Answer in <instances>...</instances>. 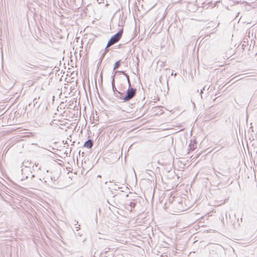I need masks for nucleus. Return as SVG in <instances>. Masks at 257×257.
Segmentation results:
<instances>
[{"label":"nucleus","instance_id":"f257e3e1","mask_svg":"<svg viewBox=\"0 0 257 257\" xmlns=\"http://www.w3.org/2000/svg\"><path fill=\"white\" fill-rule=\"evenodd\" d=\"M122 33H123V29H121L119 30L117 33H116L115 35H114L110 38V39L108 41L107 44L106 45V47L105 49V52L102 54V55L101 57V58H100L101 61H102V60L103 59L106 53L107 52V51H108L107 48L109 46H111L114 45V44H115L117 42H118L119 40L120 39V38L122 37Z\"/></svg>","mask_w":257,"mask_h":257},{"label":"nucleus","instance_id":"f03ea898","mask_svg":"<svg viewBox=\"0 0 257 257\" xmlns=\"http://www.w3.org/2000/svg\"><path fill=\"white\" fill-rule=\"evenodd\" d=\"M137 93V89L128 86V88L126 91V93L124 96H120L119 99L124 102H127L132 99Z\"/></svg>","mask_w":257,"mask_h":257},{"label":"nucleus","instance_id":"7ed1b4c3","mask_svg":"<svg viewBox=\"0 0 257 257\" xmlns=\"http://www.w3.org/2000/svg\"><path fill=\"white\" fill-rule=\"evenodd\" d=\"M114 198V204L117 206L119 207V204H121V195L116 194L115 195H113V196Z\"/></svg>","mask_w":257,"mask_h":257},{"label":"nucleus","instance_id":"20e7f679","mask_svg":"<svg viewBox=\"0 0 257 257\" xmlns=\"http://www.w3.org/2000/svg\"><path fill=\"white\" fill-rule=\"evenodd\" d=\"M114 76H113L112 81H111V85H112V90L113 91V94L115 97L119 99L120 96H118V95L117 94L118 91L116 89L115 86L114 78Z\"/></svg>","mask_w":257,"mask_h":257},{"label":"nucleus","instance_id":"39448f33","mask_svg":"<svg viewBox=\"0 0 257 257\" xmlns=\"http://www.w3.org/2000/svg\"><path fill=\"white\" fill-rule=\"evenodd\" d=\"M31 64L30 63H24L22 64V68L26 71H31L33 68L31 66Z\"/></svg>","mask_w":257,"mask_h":257},{"label":"nucleus","instance_id":"423d86ee","mask_svg":"<svg viewBox=\"0 0 257 257\" xmlns=\"http://www.w3.org/2000/svg\"><path fill=\"white\" fill-rule=\"evenodd\" d=\"M93 145V140H91V139H89L84 143L83 146L88 149H90L92 147Z\"/></svg>","mask_w":257,"mask_h":257},{"label":"nucleus","instance_id":"0eeeda50","mask_svg":"<svg viewBox=\"0 0 257 257\" xmlns=\"http://www.w3.org/2000/svg\"><path fill=\"white\" fill-rule=\"evenodd\" d=\"M120 64H121V60H120L116 61L114 63V67H113V70L118 69L120 67Z\"/></svg>","mask_w":257,"mask_h":257},{"label":"nucleus","instance_id":"6e6552de","mask_svg":"<svg viewBox=\"0 0 257 257\" xmlns=\"http://www.w3.org/2000/svg\"><path fill=\"white\" fill-rule=\"evenodd\" d=\"M195 148V145L192 144V143H191L189 145V148L188 150L190 151H193Z\"/></svg>","mask_w":257,"mask_h":257},{"label":"nucleus","instance_id":"1a4fd4ad","mask_svg":"<svg viewBox=\"0 0 257 257\" xmlns=\"http://www.w3.org/2000/svg\"><path fill=\"white\" fill-rule=\"evenodd\" d=\"M124 75L126 77L127 82L128 83V85L130 86H131V81H130V76L126 73H125V74Z\"/></svg>","mask_w":257,"mask_h":257},{"label":"nucleus","instance_id":"9d476101","mask_svg":"<svg viewBox=\"0 0 257 257\" xmlns=\"http://www.w3.org/2000/svg\"><path fill=\"white\" fill-rule=\"evenodd\" d=\"M115 73V74H116V73L122 74L123 75H124L125 73V72L124 71H116Z\"/></svg>","mask_w":257,"mask_h":257},{"label":"nucleus","instance_id":"9b49d317","mask_svg":"<svg viewBox=\"0 0 257 257\" xmlns=\"http://www.w3.org/2000/svg\"><path fill=\"white\" fill-rule=\"evenodd\" d=\"M210 88V86H209L208 87H207L206 85L204 86V87L203 88V89L202 90H201V94L202 93H203V90H205V89H207V90H208Z\"/></svg>","mask_w":257,"mask_h":257},{"label":"nucleus","instance_id":"f8f14e48","mask_svg":"<svg viewBox=\"0 0 257 257\" xmlns=\"http://www.w3.org/2000/svg\"><path fill=\"white\" fill-rule=\"evenodd\" d=\"M118 96H124L123 93L118 91L117 93Z\"/></svg>","mask_w":257,"mask_h":257},{"label":"nucleus","instance_id":"ddd939ff","mask_svg":"<svg viewBox=\"0 0 257 257\" xmlns=\"http://www.w3.org/2000/svg\"><path fill=\"white\" fill-rule=\"evenodd\" d=\"M98 4L103 3L104 0H96Z\"/></svg>","mask_w":257,"mask_h":257},{"label":"nucleus","instance_id":"4468645a","mask_svg":"<svg viewBox=\"0 0 257 257\" xmlns=\"http://www.w3.org/2000/svg\"><path fill=\"white\" fill-rule=\"evenodd\" d=\"M36 101V98H35L33 100V102H34V105L35 106V103H37V101Z\"/></svg>","mask_w":257,"mask_h":257},{"label":"nucleus","instance_id":"2eb2a0df","mask_svg":"<svg viewBox=\"0 0 257 257\" xmlns=\"http://www.w3.org/2000/svg\"><path fill=\"white\" fill-rule=\"evenodd\" d=\"M135 203H133V202H131V207H134V205H135Z\"/></svg>","mask_w":257,"mask_h":257},{"label":"nucleus","instance_id":"dca6fc26","mask_svg":"<svg viewBox=\"0 0 257 257\" xmlns=\"http://www.w3.org/2000/svg\"><path fill=\"white\" fill-rule=\"evenodd\" d=\"M35 165L36 167H38V166L39 164H38V163H35Z\"/></svg>","mask_w":257,"mask_h":257},{"label":"nucleus","instance_id":"f3484780","mask_svg":"<svg viewBox=\"0 0 257 257\" xmlns=\"http://www.w3.org/2000/svg\"><path fill=\"white\" fill-rule=\"evenodd\" d=\"M180 210H185V208H181V209H179Z\"/></svg>","mask_w":257,"mask_h":257},{"label":"nucleus","instance_id":"a211bd4d","mask_svg":"<svg viewBox=\"0 0 257 257\" xmlns=\"http://www.w3.org/2000/svg\"><path fill=\"white\" fill-rule=\"evenodd\" d=\"M63 143H64V144H67V141H66L65 142H64V141H63Z\"/></svg>","mask_w":257,"mask_h":257},{"label":"nucleus","instance_id":"6ab92c4d","mask_svg":"<svg viewBox=\"0 0 257 257\" xmlns=\"http://www.w3.org/2000/svg\"><path fill=\"white\" fill-rule=\"evenodd\" d=\"M63 143H64V144H67V141H66L65 142H64V141H63Z\"/></svg>","mask_w":257,"mask_h":257},{"label":"nucleus","instance_id":"aec40b11","mask_svg":"<svg viewBox=\"0 0 257 257\" xmlns=\"http://www.w3.org/2000/svg\"><path fill=\"white\" fill-rule=\"evenodd\" d=\"M76 230H78V229H79V227H76Z\"/></svg>","mask_w":257,"mask_h":257},{"label":"nucleus","instance_id":"412c9836","mask_svg":"<svg viewBox=\"0 0 257 257\" xmlns=\"http://www.w3.org/2000/svg\"><path fill=\"white\" fill-rule=\"evenodd\" d=\"M41 169V167H39L38 170H40Z\"/></svg>","mask_w":257,"mask_h":257},{"label":"nucleus","instance_id":"4be33fe9","mask_svg":"<svg viewBox=\"0 0 257 257\" xmlns=\"http://www.w3.org/2000/svg\"><path fill=\"white\" fill-rule=\"evenodd\" d=\"M34 177H35V175H33L32 176V178H34Z\"/></svg>","mask_w":257,"mask_h":257},{"label":"nucleus","instance_id":"5701e85b","mask_svg":"<svg viewBox=\"0 0 257 257\" xmlns=\"http://www.w3.org/2000/svg\"><path fill=\"white\" fill-rule=\"evenodd\" d=\"M138 60L139 61V59L137 58ZM137 65H139V61L138 62Z\"/></svg>","mask_w":257,"mask_h":257},{"label":"nucleus","instance_id":"b1692460","mask_svg":"<svg viewBox=\"0 0 257 257\" xmlns=\"http://www.w3.org/2000/svg\"><path fill=\"white\" fill-rule=\"evenodd\" d=\"M97 177H100H100H101V176H100V175H98V176H97Z\"/></svg>","mask_w":257,"mask_h":257},{"label":"nucleus","instance_id":"393cba45","mask_svg":"<svg viewBox=\"0 0 257 257\" xmlns=\"http://www.w3.org/2000/svg\"><path fill=\"white\" fill-rule=\"evenodd\" d=\"M216 176L217 177H219V176H218V175H217L216 174Z\"/></svg>","mask_w":257,"mask_h":257},{"label":"nucleus","instance_id":"a878e982","mask_svg":"<svg viewBox=\"0 0 257 257\" xmlns=\"http://www.w3.org/2000/svg\"><path fill=\"white\" fill-rule=\"evenodd\" d=\"M181 203V202H179V204ZM181 203H182V201L181 202Z\"/></svg>","mask_w":257,"mask_h":257},{"label":"nucleus","instance_id":"bb28decb","mask_svg":"<svg viewBox=\"0 0 257 257\" xmlns=\"http://www.w3.org/2000/svg\"><path fill=\"white\" fill-rule=\"evenodd\" d=\"M77 223H78V221H76V223H75V225H77Z\"/></svg>","mask_w":257,"mask_h":257},{"label":"nucleus","instance_id":"cd10ccee","mask_svg":"<svg viewBox=\"0 0 257 257\" xmlns=\"http://www.w3.org/2000/svg\"><path fill=\"white\" fill-rule=\"evenodd\" d=\"M77 223H78V221H76V223H75V225H77Z\"/></svg>","mask_w":257,"mask_h":257}]
</instances>
